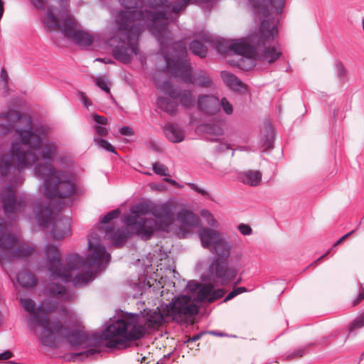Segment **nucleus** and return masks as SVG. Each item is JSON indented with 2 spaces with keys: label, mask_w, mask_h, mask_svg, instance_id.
<instances>
[{
  "label": "nucleus",
  "mask_w": 364,
  "mask_h": 364,
  "mask_svg": "<svg viewBox=\"0 0 364 364\" xmlns=\"http://www.w3.org/2000/svg\"><path fill=\"white\" fill-rule=\"evenodd\" d=\"M43 127L45 134L41 135V144L33 149L29 147L28 151L23 149L18 141L12 142L10 153L4 154L0 159V179L9 181L10 185L4 188L0 194V200L6 214H15L22 212L27 205L33 206L35 218L41 228L51 226L50 237L60 240L70 232L71 219L69 216H63L55 210L50 203L43 204L41 199L34 200L30 195L23 194L16 198L14 186L21 184L23 181L21 172L36 164H50L58 153V146L53 141L43 142L47 135L48 129L43 125L33 126V129Z\"/></svg>",
  "instance_id": "nucleus-1"
},
{
  "label": "nucleus",
  "mask_w": 364,
  "mask_h": 364,
  "mask_svg": "<svg viewBox=\"0 0 364 364\" xmlns=\"http://www.w3.org/2000/svg\"><path fill=\"white\" fill-rule=\"evenodd\" d=\"M218 0H142L145 9L139 11H123L117 14L116 33L109 40V45L113 46L114 58L128 63L133 54L139 52L138 38L141 32V26L136 21H144L149 27L151 32L157 38L161 51L166 48L168 25L176 21L181 11L190 4H196L206 6H213Z\"/></svg>",
  "instance_id": "nucleus-2"
},
{
  "label": "nucleus",
  "mask_w": 364,
  "mask_h": 364,
  "mask_svg": "<svg viewBox=\"0 0 364 364\" xmlns=\"http://www.w3.org/2000/svg\"><path fill=\"white\" fill-rule=\"evenodd\" d=\"M162 312L156 309H144L141 314H127L105 328L103 337L107 341L106 346L112 348H125L129 343L139 340L149 328H157L161 326L165 317L170 315L178 323H186L189 317L198 313V306L191 301L189 296H180L166 305Z\"/></svg>",
  "instance_id": "nucleus-3"
},
{
  "label": "nucleus",
  "mask_w": 364,
  "mask_h": 364,
  "mask_svg": "<svg viewBox=\"0 0 364 364\" xmlns=\"http://www.w3.org/2000/svg\"><path fill=\"white\" fill-rule=\"evenodd\" d=\"M247 4L255 20L261 21L259 30L248 40H217L215 48L221 55L237 54L242 56L238 63L239 67L245 60L243 57L250 58L259 53L264 60L272 63L281 56L282 53L275 47L268 46L278 33V21L270 15V9L277 14H281L286 0H247Z\"/></svg>",
  "instance_id": "nucleus-4"
},
{
  "label": "nucleus",
  "mask_w": 364,
  "mask_h": 364,
  "mask_svg": "<svg viewBox=\"0 0 364 364\" xmlns=\"http://www.w3.org/2000/svg\"><path fill=\"white\" fill-rule=\"evenodd\" d=\"M45 290L48 299L42 301L37 309H35L36 304L32 299L27 298L20 299L22 307L31 315V328H34L33 324L42 328L40 334L41 343L43 346L55 348L58 343L55 333L60 337L67 339L72 347L87 348L95 346L97 340L94 335H88L79 329L70 331L60 321L52 323L49 321L48 314L58 309V303L52 301L50 299L68 301L75 299V294L69 292L64 286L54 282L48 284Z\"/></svg>",
  "instance_id": "nucleus-5"
},
{
  "label": "nucleus",
  "mask_w": 364,
  "mask_h": 364,
  "mask_svg": "<svg viewBox=\"0 0 364 364\" xmlns=\"http://www.w3.org/2000/svg\"><path fill=\"white\" fill-rule=\"evenodd\" d=\"M90 253L84 261L76 254L69 255L64 264L58 248L53 245L46 247V265L54 279L72 282L76 287H83L94 279V272L100 271L110 259V255L105 247L100 243V238L96 232L88 236Z\"/></svg>",
  "instance_id": "nucleus-6"
},
{
  "label": "nucleus",
  "mask_w": 364,
  "mask_h": 364,
  "mask_svg": "<svg viewBox=\"0 0 364 364\" xmlns=\"http://www.w3.org/2000/svg\"><path fill=\"white\" fill-rule=\"evenodd\" d=\"M172 47L173 53L171 57L166 53V48L161 51L170 73L186 83L205 88L210 87L212 80L206 72L200 70L193 75L191 73V65L186 59L188 53L185 43L182 41H177L173 43Z\"/></svg>",
  "instance_id": "nucleus-7"
},
{
  "label": "nucleus",
  "mask_w": 364,
  "mask_h": 364,
  "mask_svg": "<svg viewBox=\"0 0 364 364\" xmlns=\"http://www.w3.org/2000/svg\"><path fill=\"white\" fill-rule=\"evenodd\" d=\"M0 119L6 122V124L0 123V137L14 132L21 144L33 149L41 146V135L45 134L46 129L43 127L33 129L32 119L28 115L10 110L0 113Z\"/></svg>",
  "instance_id": "nucleus-8"
},
{
  "label": "nucleus",
  "mask_w": 364,
  "mask_h": 364,
  "mask_svg": "<svg viewBox=\"0 0 364 364\" xmlns=\"http://www.w3.org/2000/svg\"><path fill=\"white\" fill-rule=\"evenodd\" d=\"M42 22L46 30L53 31L59 29L68 39L80 47L90 46L92 43V36L77 28V22L68 13L66 6L58 14L55 13L54 8L49 7L42 16Z\"/></svg>",
  "instance_id": "nucleus-9"
},
{
  "label": "nucleus",
  "mask_w": 364,
  "mask_h": 364,
  "mask_svg": "<svg viewBox=\"0 0 364 364\" xmlns=\"http://www.w3.org/2000/svg\"><path fill=\"white\" fill-rule=\"evenodd\" d=\"M34 171L43 180L44 196L47 198H67L77 193L68 172L57 170L50 164H39Z\"/></svg>",
  "instance_id": "nucleus-10"
},
{
  "label": "nucleus",
  "mask_w": 364,
  "mask_h": 364,
  "mask_svg": "<svg viewBox=\"0 0 364 364\" xmlns=\"http://www.w3.org/2000/svg\"><path fill=\"white\" fill-rule=\"evenodd\" d=\"M9 232L10 226L0 218V263L4 269L13 258H23L34 251L32 246L18 244V239Z\"/></svg>",
  "instance_id": "nucleus-11"
},
{
  "label": "nucleus",
  "mask_w": 364,
  "mask_h": 364,
  "mask_svg": "<svg viewBox=\"0 0 364 364\" xmlns=\"http://www.w3.org/2000/svg\"><path fill=\"white\" fill-rule=\"evenodd\" d=\"M232 247V244L222 237L210 250L218 257L210 264L209 273L211 277L217 279L218 282L222 285L230 283L237 274L235 269L228 267V259L230 257Z\"/></svg>",
  "instance_id": "nucleus-12"
},
{
  "label": "nucleus",
  "mask_w": 364,
  "mask_h": 364,
  "mask_svg": "<svg viewBox=\"0 0 364 364\" xmlns=\"http://www.w3.org/2000/svg\"><path fill=\"white\" fill-rule=\"evenodd\" d=\"M154 203L140 202L132 206L131 214L124 217V223L133 232L142 239L149 240L153 235V228L156 225L154 218H145L143 216L151 214Z\"/></svg>",
  "instance_id": "nucleus-13"
},
{
  "label": "nucleus",
  "mask_w": 364,
  "mask_h": 364,
  "mask_svg": "<svg viewBox=\"0 0 364 364\" xmlns=\"http://www.w3.org/2000/svg\"><path fill=\"white\" fill-rule=\"evenodd\" d=\"M151 215L155 218L156 223L153 228V233L155 231L168 232L175 221L173 208L167 203H154Z\"/></svg>",
  "instance_id": "nucleus-14"
},
{
  "label": "nucleus",
  "mask_w": 364,
  "mask_h": 364,
  "mask_svg": "<svg viewBox=\"0 0 364 364\" xmlns=\"http://www.w3.org/2000/svg\"><path fill=\"white\" fill-rule=\"evenodd\" d=\"M157 88L164 91L171 98L178 100L181 105L189 109L194 106L196 98L192 92L189 90H179L175 87L168 80L162 82L156 81Z\"/></svg>",
  "instance_id": "nucleus-15"
},
{
  "label": "nucleus",
  "mask_w": 364,
  "mask_h": 364,
  "mask_svg": "<svg viewBox=\"0 0 364 364\" xmlns=\"http://www.w3.org/2000/svg\"><path fill=\"white\" fill-rule=\"evenodd\" d=\"M196 105L198 110L204 115L214 116L220 112V100L213 95H199Z\"/></svg>",
  "instance_id": "nucleus-16"
},
{
  "label": "nucleus",
  "mask_w": 364,
  "mask_h": 364,
  "mask_svg": "<svg viewBox=\"0 0 364 364\" xmlns=\"http://www.w3.org/2000/svg\"><path fill=\"white\" fill-rule=\"evenodd\" d=\"M176 219L183 230L191 231L200 225V218L188 210H181L177 213Z\"/></svg>",
  "instance_id": "nucleus-17"
},
{
  "label": "nucleus",
  "mask_w": 364,
  "mask_h": 364,
  "mask_svg": "<svg viewBox=\"0 0 364 364\" xmlns=\"http://www.w3.org/2000/svg\"><path fill=\"white\" fill-rule=\"evenodd\" d=\"M198 234L202 246L208 250L223 237L218 230L207 227L200 228Z\"/></svg>",
  "instance_id": "nucleus-18"
},
{
  "label": "nucleus",
  "mask_w": 364,
  "mask_h": 364,
  "mask_svg": "<svg viewBox=\"0 0 364 364\" xmlns=\"http://www.w3.org/2000/svg\"><path fill=\"white\" fill-rule=\"evenodd\" d=\"M225 294L223 289L215 290L213 284H209L202 286L198 292V299L200 301L212 303L217 299L222 298Z\"/></svg>",
  "instance_id": "nucleus-19"
},
{
  "label": "nucleus",
  "mask_w": 364,
  "mask_h": 364,
  "mask_svg": "<svg viewBox=\"0 0 364 364\" xmlns=\"http://www.w3.org/2000/svg\"><path fill=\"white\" fill-rule=\"evenodd\" d=\"M128 237L129 233L124 229L115 230L112 225H110L105 230V238L110 240L117 247L123 245Z\"/></svg>",
  "instance_id": "nucleus-20"
},
{
  "label": "nucleus",
  "mask_w": 364,
  "mask_h": 364,
  "mask_svg": "<svg viewBox=\"0 0 364 364\" xmlns=\"http://www.w3.org/2000/svg\"><path fill=\"white\" fill-rule=\"evenodd\" d=\"M164 132L166 138L173 143H179L184 139V130L177 124H166Z\"/></svg>",
  "instance_id": "nucleus-21"
},
{
  "label": "nucleus",
  "mask_w": 364,
  "mask_h": 364,
  "mask_svg": "<svg viewBox=\"0 0 364 364\" xmlns=\"http://www.w3.org/2000/svg\"><path fill=\"white\" fill-rule=\"evenodd\" d=\"M239 180L250 186H258L262 180V173L259 171H247L239 174Z\"/></svg>",
  "instance_id": "nucleus-22"
},
{
  "label": "nucleus",
  "mask_w": 364,
  "mask_h": 364,
  "mask_svg": "<svg viewBox=\"0 0 364 364\" xmlns=\"http://www.w3.org/2000/svg\"><path fill=\"white\" fill-rule=\"evenodd\" d=\"M173 100L166 97H159L157 99L156 104L158 107L162 111L170 115H174L177 112L178 105Z\"/></svg>",
  "instance_id": "nucleus-23"
},
{
  "label": "nucleus",
  "mask_w": 364,
  "mask_h": 364,
  "mask_svg": "<svg viewBox=\"0 0 364 364\" xmlns=\"http://www.w3.org/2000/svg\"><path fill=\"white\" fill-rule=\"evenodd\" d=\"M16 281L20 286L23 287H33L37 283V280L34 275L26 271L16 275Z\"/></svg>",
  "instance_id": "nucleus-24"
},
{
  "label": "nucleus",
  "mask_w": 364,
  "mask_h": 364,
  "mask_svg": "<svg viewBox=\"0 0 364 364\" xmlns=\"http://www.w3.org/2000/svg\"><path fill=\"white\" fill-rule=\"evenodd\" d=\"M220 76L224 82L232 88L242 87V82L233 74L228 71H222Z\"/></svg>",
  "instance_id": "nucleus-25"
},
{
  "label": "nucleus",
  "mask_w": 364,
  "mask_h": 364,
  "mask_svg": "<svg viewBox=\"0 0 364 364\" xmlns=\"http://www.w3.org/2000/svg\"><path fill=\"white\" fill-rule=\"evenodd\" d=\"M190 50L193 54L198 55L200 58H205L208 51L206 46L197 40H194L191 42Z\"/></svg>",
  "instance_id": "nucleus-26"
},
{
  "label": "nucleus",
  "mask_w": 364,
  "mask_h": 364,
  "mask_svg": "<svg viewBox=\"0 0 364 364\" xmlns=\"http://www.w3.org/2000/svg\"><path fill=\"white\" fill-rule=\"evenodd\" d=\"M122 6H123L126 11H139L142 4V0H119Z\"/></svg>",
  "instance_id": "nucleus-27"
},
{
  "label": "nucleus",
  "mask_w": 364,
  "mask_h": 364,
  "mask_svg": "<svg viewBox=\"0 0 364 364\" xmlns=\"http://www.w3.org/2000/svg\"><path fill=\"white\" fill-rule=\"evenodd\" d=\"M99 353L100 351L98 350L91 348L85 351L72 353L71 358L73 360H84L85 358H90L95 354H98Z\"/></svg>",
  "instance_id": "nucleus-28"
},
{
  "label": "nucleus",
  "mask_w": 364,
  "mask_h": 364,
  "mask_svg": "<svg viewBox=\"0 0 364 364\" xmlns=\"http://www.w3.org/2000/svg\"><path fill=\"white\" fill-rule=\"evenodd\" d=\"M94 141L97 145H98L100 148L105 149L107 151L112 152L117 154V151L114 147L109 143L107 140L101 139L100 137H95Z\"/></svg>",
  "instance_id": "nucleus-29"
},
{
  "label": "nucleus",
  "mask_w": 364,
  "mask_h": 364,
  "mask_svg": "<svg viewBox=\"0 0 364 364\" xmlns=\"http://www.w3.org/2000/svg\"><path fill=\"white\" fill-rule=\"evenodd\" d=\"M267 134H265L264 145L267 149L272 148L274 139L273 128L270 124H267L265 126Z\"/></svg>",
  "instance_id": "nucleus-30"
},
{
  "label": "nucleus",
  "mask_w": 364,
  "mask_h": 364,
  "mask_svg": "<svg viewBox=\"0 0 364 364\" xmlns=\"http://www.w3.org/2000/svg\"><path fill=\"white\" fill-rule=\"evenodd\" d=\"M336 71L340 81L345 82L347 80L348 71L340 61L336 63Z\"/></svg>",
  "instance_id": "nucleus-31"
},
{
  "label": "nucleus",
  "mask_w": 364,
  "mask_h": 364,
  "mask_svg": "<svg viewBox=\"0 0 364 364\" xmlns=\"http://www.w3.org/2000/svg\"><path fill=\"white\" fill-rule=\"evenodd\" d=\"M153 170L154 173L159 176H169V170L168 167L161 163L156 162L153 164Z\"/></svg>",
  "instance_id": "nucleus-32"
},
{
  "label": "nucleus",
  "mask_w": 364,
  "mask_h": 364,
  "mask_svg": "<svg viewBox=\"0 0 364 364\" xmlns=\"http://www.w3.org/2000/svg\"><path fill=\"white\" fill-rule=\"evenodd\" d=\"M97 87L105 91L106 93L110 94V88L108 86V80L105 76L98 77L95 80Z\"/></svg>",
  "instance_id": "nucleus-33"
},
{
  "label": "nucleus",
  "mask_w": 364,
  "mask_h": 364,
  "mask_svg": "<svg viewBox=\"0 0 364 364\" xmlns=\"http://www.w3.org/2000/svg\"><path fill=\"white\" fill-rule=\"evenodd\" d=\"M364 326V312L359 315L349 325L348 329L351 332L355 328H360Z\"/></svg>",
  "instance_id": "nucleus-34"
},
{
  "label": "nucleus",
  "mask_w": 364,
  "mask_h": 364,
  "mask_svg": "<svg viewBox=\"0 0 364 364\" xmlns=\"http://www.w3.org/2000/svg\"><path fill=\"white\" fill-rule=\"evenodd\" d=\"M220 108H222L223 112L228 115H230L233 113V106L226 97H223L220 100Z\"/></svg>",
  "instance_id": "nucleus-35"
},
{
  "label": "nucleus",
  "mask_w": 364,
  "mask_h": 364,
  "mask_svg": "<svg viewBox=\"0 0 364 364\" xmlns=\"http://www.w3.org/2000/svg\"><path fill=\"white\" fill-rule=\"evenodd\" d=\"M120 215V210L116 209L109 212L107 214L101 218L100 221L103 224L109 223L113 219L117 218Z\"/></svg>",
  "instance_id": "nucleus-36"
},
{
  "label": "nucleus",
  "mask_w": 364,
  "mask_h": 364,
  "mask_svg": "<svg viewBox=\"0 0 364 364\" xmlns=\"http://www.w3.org/2000/svg\"><path fill=\"white\" fill-rule=\"evenodd\" d=\"M245 291H247V289L244 287H235L234 289L225 296L224 301L226 302L228 301H230L234 297H235L237 295Z\"/></svg>",
  "instance_id": "nucleus-37"
},
{
  "label": "nucleus",
  "mask_w": 364,
  "mask_h": 364,
  "mask_svg": "<svg viewBox=\"0 0 364 364\" xmlns=\"http://www.w3.org/2000/svg\"><path fill=\"white\" fill-rule=\"evenodd\" d=\"M9 75L6 70L2 68L0 74V87L4 90L8 88Z\"/></svg>",
  "instance_id": "nucleus-38"
},
{
  "label": "nucleus",
  "mask_w": 364,
  "mask_h": 364,
  "mask_svg": "<svg viewBox=\"0 0 364 364\" xmlns=\"http://www.w3.org/2000/svg\"><path fill=\"white\" fill-rule=\"evenodd\" d=\"M92 119L96 123L95 125H106L108 122V119L106 117L97 114L92 115Z\"/></svg>",
  "instance_id": "nucleus-39"
},
{
  "label": "nucleus",
  "mask_w": 364,
  "mask_h": 364,
  "mask_svg": "<svg viewBox=\"0 0 364 364\" xmlns=\"http://www.w3.org/2000/svg\"><path fill=\"white\" fill-rule=\"evenodd\" d=\"M238 230L243 235H250L252 232L250 226L244 223H241L238 225Z\"/></svg>",
  "instance_id": "nucleus-40"
},
{
  "label": "nucleus",
  "mask_w": 364,
  "mask_h": 364,
  "mask_svg": "<svg viewBox=\"0 0 364 364\" xmlns=\"http://www.w3.org/2000/svg\"><path fill=\"white\" fill-rule=\"evenodd\" d=\"M104 126L105 125H95L93 128L98 135L106 136L108 134V129Z\"/></svg>",
  "instance_id": "nucleus-41"
},
{
  "label": "nucleus",
  "mask_w": 364,
  "mask_h": 364,
  "mask_svg": "<svg viewBox=\"0 0 364 364\" xmlns=\"http://www.w3.org/2000/svg\"><path fill=\"white\" fill-rule=\"evenodd\" d=\"M205 214H208V219L206 220L208 225L213 228H217L218 221L214 218L213 215L209 211H205Z\"/></svg>",
  "instance_id": "nucleus-42"
},
{
  "label": "nucleus",
  "mask_w": 364,
  "mask_h": 364,
  "mask_svg": "<svg viewBox=\"0 0 364 364\" xmlns=\"http://www.w3.org/2000/svg\"><path fill=\"white\" fill-rule=\"evenodd\" d=\"M188 185L192 190L195 191L198 193H200L203 196H208V193L206 191L198 187L195 183H190Z\"/></svg>",
  "instance_id": "nucleus-43"
},
{
  "label": "nucleus",
  "mask_w": 364,
  "mask_h": 364,
  "mask_svg": "<svg viewBox=\"0 0 364 364\" xmlns=\"http://www.w3.org/2000/svg\"><path fill=\"white\" fill-rule=\"evenodd\" d=\"M33 5L38 9H41V10H44L45 9V7H46V4L47 3V0H31Z\"/></svg>",
  "instance_id": "nucleus-44"
},
{
  "label": "nucleus",
  "mask_w": 364,
  "mask_h": 364,
  "mask_svg": "<svg viewBox=\"0 0 364 364\" xmlns=\"http://www.w3.org/2000/svg\"><path fill=\"white\" fill-rule=\"evenodd\" d=\"M119 132L121 134H122L124 136H132L134 134L132 129L130 128L129 127H122L119 129Z\"/></svg>",
  "instance_id": "nucleus-45"
},
{
  "label": "nucleus",
  "mask_w": 364,
  "mask_h": 364,
  "mask_svg": "<svg viewBox=\"0 0 364 364\" xmlns=\"http://www.w3.org/2000/svg\"><path fill=\"white\" fill-rule=\"evenodd\" d=\"M364 299V288L363 287H360L359 294L358 295V297L355 301L353 302V306L358 305L361 301Z\"/></svg>",
  "instance_id": "nucleus-46"
},
{
  "label": "nucleus",
  "mask_w": 364,
  "mask_h": 364,
  "mask_svg": "<svg viewBox=\"0 0 364 364\" xmlns=\"http://www.w3.org/2000/svg\"><path fill=\"white\" fill-rule=\"evenodd\" d=\"M12 357V353L7 350L2 353H0V360H6Z\"/></svg>",
  "instance_id": "nucleus-47"
},
{
  "label": "nucleus",
  "mask_w": 364,
  "mask_h": 364,
  "mask_svg": "<svg viewBox=\"0 0 364 364\" xmlns=\"http://www.w3.org/2000/svg\"><path fill=\"white\" fill-rule=\"evenodd\" d=\"M354 231H350L349 232H348L347 234L344 235L343 237H341L338 240H337L336 242V243L334 244L333 247H336L338 246V245H340L341 243H342L345 240H346L349 235H350Z\"/></svg>",
  "instance_id": "nucleus-48"
},
{
  "label": "nucleus",
  "mask_w": 364,
  "mask_h": 364,
  "mask_svg": "<svg viewBox=\"0 0 364 364\" xmlns=\"http://www.w3.org/2000/svg\"><path fill=\"white\" fill-rule=\"evenodd\" d=\"M203 334H205V332H200L199 333H197V334L193 336L192 337H190L188 339L187 342H194V341H196L199 340L202 337V336Z\"/></svg>",
  "instance_id": "nucleus-49"
},
{
  "label": "nucleus",
  "mask_w": 364,
  "mask_h": 364,
  "mask_svg": "<svg viewBox=\"0 0 364 364\" xmlns=\"http://www.w3.org/2000/svg\"><path fill=\"white\" fill-rule=\"evenodd\" d=\"M81 99L84 103V105L87 107H88L90 105H91V102L88 100V98L85 95L84 93L81 92Z\"/></svg>",
  "instance_id": "nucleus-50"
},
{
  "label": "nucleus",
  "mask_w": 364,
  "mask_h": 364,
  "mask_svg": "<svg viewBox=\"0 0 364 364\" xmlns=\"http://www.w3.org/2000/svg\"><path fill=\"white\" fill-rule=\"evenodd\" d=\"M63 315L65 317H71L73 316V313L70 312L68 309H67L65 306H62L60 308Z\"/></svg>",
  "instance_id": "nucleus-51"
},
{
  "label": "nucleus",
  "mask_w": 364,
  "mask_h": 364,
  "mask_svg": "<svg viewBox=\"0 0 364 364\" xmlns=\"http://www.w3.org/2000/svg\"><path fill=\"white\" fill-rule=\"evenodd\" d=\"M305 351H306L305 348L298 349L294 352V355L296 357L301 358L305 354Z\"/></svg>",
  "instance_id": "nucleus-52"
},
{
  "label": "nucleus",
  "mask_w": 364,
  "mask_h": 364,
  "mask_svg": "<svg viewBox=\"0 0 364 364\" xmlns=\"http://www.w3.org/2000/svg\"><path fill=\"white\" fill-rule=\"evenodd\" d=\"M200 38L205 43H211L213 41L212 37L207 33H203Z\"/></svg>",
  "instance_id": "nucleus-53"
},
{
  "label": "nucleus",
  "mask_w": 364,
  "mask_h": 364,
  "mask_svg": "<svg viewBox=\"0 0 364 364\" xmlns=\"http://www.w3.org/2000/svg\"><path fill=\"white\" fill-rule=\"evenodd\" d=\"M164 181H166L168 183L172 184V185H175L176 183V182L174 180L168 178H166L164 179Z\"/></svg>",
  "instance_id": "nucleus-54"
},
{
  "label": "nucleus",
  "mask_w": 364,
  "mask_h": 364,
  "mask_svg": "<svg viewBox=\"0 0 364 364\" xmlns=\"http://www.w3.org/2000/svg\"><path fill=\"white\" fill-rule=\"evenodd\" d=\"M222 133H223L222 129L220 127H216L215 134L219 136V135H221Z\"/></svg>",
  "instance_id": "nucleus-55"
},
{
  "label": "nucleus",
  "mask_w": 364,
  "mask_h": 364,
  "mask_svg": "<svg viewBox=\"0 0 364 364\" xmlns=\"http://www.w3.org/2000/svg\"><path fill=\"white\" fill-rule=\"evenodd\" d=\"M329 252H330V250H328V252H327L326 254H324L323 255H322V256H321L319 258H318V259L315 261V262H318L321 261L323 258H324V257H326V256L329 253Z\"/></svg>",
  "instance_id": "nucleus-56"
},
{
  "label": "nucleus",
  "mask_w": 364,
  "mask_h": 364,
  "mask_svg": "<svg viewBox=\"0 0 364 364\" xmlns=\"http://www.w3.org/2000/svg\"><path fill=\"white\" fill-rule=\"evenodd\" d=\"M220 149L223 151H225V149H230V147L229 144H223Z\"/></svg>",
  "instance_id": "nucleus-57"
},
{
  "label": "nucleus",
  "mask_w": 364,
  "mask_h": 364,
  "mask_svg": "<svg viewBox=\"0 0 364 364\" xmlns=\"http://www.w3.org/2000/svg\"><path fill=\"white\" fill-rule=\"evenodd\" d=\"M205 211H208L207 210H203L201 211V215L203 217V218H205L206 220L208 219V214H205Z\"/></svg>",
  "instance_id": "nucleus-58"
},
{
  "label": "nucleus",
  "mask_w": 364,
  "mask_h": 364,
  "mask_svg": "<svg viewBox=\"0 0 364 364\" xmlns=\"http://www.w3.org/2000/svg\"><path fill=\"white\" fill-rule=\"evenodd\" d=\"M241 282V279H238L235 282V286L237 285L238 284H240Z\"/></svg>",
  "instance_id": "nucleus-59"
},
{
  "label": "nucleus",
  "mask_w": 364,
  "mask_h": 364,
  "mask_svg": "<svg viewBox=\"0 0 364 364\" xmlns=\"http://www.w3.org/2000/svg\"><path fill=\"white\" fill-rule=\"evenodd\" d=\"M68 1V0H60V1H59V3H60V5H63V3H64V1L67 2Z\"/></svg>",
  "instance_id": "nucleus-60"
},
{
  "label": "nucleus",
  "mask_w": 364,
  "mask_h": 364,
  "mask_svg": "<svg viewBox=\"0 0 364 364\" xmlns=\"http://www.w3.org/2000/svg\"><path fill=\"white\" fill-rule=\"evenodd\" d=\"M362 23H363V31H364V18L363 19Z\"/></svg>",
  "instance_id": "nucleus-61"
},
{
  "label": "nucleus",
  "mask_w": 364,
  "mask_h": 364,
  "mask_svg": "<svg viewBox=\"0 0 364 364\" xmlns=\"http://www.w3.org/2000/svg\"><path fill=\"white\" fill-rule=\"evenodd\" d=\"M195 287L196 288H198V284L197 283L195 284Z\"/></svg>",
  "instance_id": "nucleus-62"
},
{
  "label": "nucleus",
  "mask_w": 364,
  "mask_h": 364,
  "mask_svg": "<svg viewBox=\"0 0 364 364\" xmlns=\"http://www.w3.org/2000/svg\"><path fill=\"white\" fill-rule=\"evenodd\" d=\"M9 277L12 279V276H11V274H9Z\"/></svg>",
  "instance_id": "nucleus-63"
}]
</instances>
